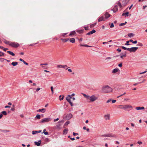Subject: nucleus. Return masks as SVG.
Instances as JSON below:
<instances>
[{
  "label": "nucleus",
  "instance_id": "1",
  "mask_svg": "<svg viewBox=\"0 0 147 147\" xmlns=\"http://www.w3.org/2000/svg\"><path fill=\"white\" fill-rule=\"evenodd\" d=\"M102 92L108 93L112 91V89L108 85H106L102 87Z\"/></svg>",
  "mask_w": 147,
  "mask_h": 147
},
{
  "label": "nucleus",
  "instance_id": "2",
  "mask_svg": "<svg viewBox=\"0 0 147 147\" xmlns=\"http://www.w3.org/2000/svg\"><path fill=\"white\" fill-rule=\"evenodd\" d=\"M9 46L14 48H17L20 46V45L17 42H11L9 44Z\"/></svg>",
  "mask_w": 147,
  "mask_h": 147
},
{
  "label": "nucleus",
  "instance_id": "3",
  "mask_svg": "<svg viewBox=\"0 0 147 147\" xmlns=\"http://www.w3.org/2000/svg\"><path fill=\"white\" fill-rule=\"evenodd\" d=\"M51 119L50 118L48 117L46 118L42 119L41 121L40 122V123H45L47 122L51 121Z\"/></svg>",
  "mask_w": 147,
  "mask_h": 147
},
{
  "label": "nucleus",
  "instance_id": "4",
  "mask_svg": "<svg viewBox=\"0 0 147 147\" xmlns=\"http://www.w3.org/2000/svg\"><path fill=\"white\" fill-rule=\"evenodd\" d=\"M124 110L125 111H129L132 109V107L130 105H124Z\"/></svg>",
  "mask_w": 147,
  "mask_h": 147
},
{
  "label": "nucleus",
  "instance_id": "5",
  "mask_svg": "<svg viewBox=\"0 0 147 147\" xmlns=\"http://www.w3.org/2000/svg\"><path fill=\"white\" fill-rule=\"evenodd\" d=\"M138 49V48L137 47H132L131 48H129L128 51L130 52H135Z\"/></svg>",
  "mask_w": 147,
  "mask_h": 147
},
{
  "label": "nucleus",
  "instance_id": "6",
  "mask_svg": "<svg viewBox=\"0 0 147 147\" xmlns=\"http://www.w3.org/2000/svg\"><path fill=\"white\" fill-rule=\"evenodd\" d=\"M97 99V98L94 95H92L91 96H90L89 99L91 102H93Z\"/></svg>",
  "mask_w": 147,
  "mask_h": 147
},
{
  "label": "nucleus",
  "instance_id": "7",
  "mask_svg": "<svg viewBox=\"0 0 147 147\" xmlns=\"http://www.w3.org/2000/svg\"><path fill=\"white\" fill-rule=\"evenodd\" d=\"M132 42L133 44H136L137 42V40H135L134 41H133L131 39L127 41L126 42V43L125 44V45H129L130 44H129V42Z\"/></svg>",
  "mask_w": 147,
  "mask_h": 147
},
{
  "label": "nucleus",
  "instance_id": "8",
  "mask_svg": "<svg viewBox=\"0 0 147 147\" xmlns=\"http://www.w3.org/2000/svg\"><path fill=\"white\" fill-rule=\"evenodd\" d=\"M112 11H113V12L114 13L116 12L118 10V7L117 5H115L113 9L111 10Z\"/></svg>",
  "mask_w": 147,
  "mask_h": 147
},
{
  "label": "nucleus",
  "instance_id": "9",
  "mask_svg": "<svg viewBox=\"0 0 147 147\" xmlns=\"http://www.w3.org/2000/svg\"><path fill=\"white\" fill-rule=\"evenodd\" d=\"M104 118L105 120H109L110 119V115L109 114L105 115L104 116Z\"/></svg>",
  "mask_w": 147,
  "mask_h": 147
},
{
  "label": "nucleus",
  "instance_id": "10",
  "mask_svg": "<svg viewBox=\"0 0 147 147\" xmlns=\"http://www.w3.org/2000/svg\"><path fill=\"white\" fill-rule=\"evenodd\" d=\"M96 30H94L93 29L91 31H90L88 33H87L86 34V35H90L91 34H92L96 32Z\"/></svg>",
  "mask_w": 147,
  "mask_h": 147
},
{
  "label": "nucleus",
  "instance_id": "11",
  "mask_svg": "<svg viewBox=\"0 0 147 147\" xmlns=\"http://www.w3.org/2000/svg\"><path fill=\"white\" fill-rule=\"evenodd\" d=\"M129 0H123L122 1V5L124 6H125L129 2Z\"/></svg>",
  "mask_w": 147,
  "mask_h": 147
},
{
  "label": "nucleus",
  "instance_id": "12",
  "mask_svg": "<svg viewBox=\"0 0 147 147\" xmlns=\"http://www.w3.org/2000/svg\"><path fill=\"white\" fill-rule=\"evenodd\" d=\"M46 111V109L45 108H43L42 109H38V110L36 111L37 112H42V113H44Z\"/></svg>",
  "mask_w": 147,
  "mask_h": 147
},
{
  "label": "nucleus",
  "instance_id": "13",
  "mask_svg": "<svg viewBox=\"0 0 147 147\" xmlns=\"http://www.w3.org/2000/svg\"><path fill=\"white\" fill-rule=\"evenodd\" d=\"M72 117V115L71 113L68 114L67 115L66 117L68 119H70Z\"/></svg>",
  "mask_w": 147,
  "mask_h": 147
},
{
  "label": "nucleus",
  "instance_id": "14",
  "mask_svg": "<svg viewBox=\"0 0 147 147\" xmlns=\"http://www.w3.org/2000/svg\"><path fill=\"white\" fill-rule=\"evenodd\" d=\"M71 97L69 95V96H67L66 97V99L67 100V102L70 103L71 102Z\"/></svg>",
  "mask_w": 147,
  "mask_h": 147
},
{
  "label": "nucleus",
  "instance_id": "15",
  "mask_svg": "<svg viewBox=\"0 0 147 147\" xmlns=\"http://www.w3.org/2000/svg\"><path fill=\"white\" fill-rule=\"evenodd\" d=\"M136 109L138 110H143L144 109V107H138L136 108Z\"/></svg>",
  "mask_w": 147,
  "mask_h": 147
},
{
  "label": "nucleus",
  "instance_id": "16",
  "mask_svg": "<svg viewBox=\"0 0 147 147\" xmlns=\"http://www.w3.org/2000/svg\"><path fill=\"white\" fill-rule=\"evenodd\" d=\"M3 41L5 44L9 45L11 42L10 41H7L5 39H3Z\"/></svg>",
  "mask_w": 147,
  "mask_h": 147
},
{
  "label": "nucleus",
  "instance_id": "17",
  "mask_svg": "<svg viewBox=\"0 0 147 147\" xmlns=\"http://www.w3.org/2000/svg\"><path fill=\"white\" fill-rule=\"evenodd\" d=\"M41 142V141L40 140L38 142H36V141L35 142H34V143L36 145H37V146H38L40 145Z\"/></svg>",
  "mask_w": 147,
  "mask_h": 147
},
{
  "label": "nucleus",
  "instance_id": "18",
  "mask_svg": "<svg viewBox=\"0 0 147 147\" xmlns=\"http://www.w3.org/2000/svg\"><path fill=\"white\" fill-rule=\"evenodd\" d=\"M41 132V130H40L38 131H33L32 132V134L33 135H34L36 134L40 133Z\"/></svg>",
  "mask_w": 147,
  "mask_h": 147
},
{
  "label": "nucleus",
  "instance_id": "19",
  "mask_svg": "<svg viewBox=\"0 0 147 147\" xmlns=\"http://www.w3.org/2000/svg\"><path fill=\"white\" fill-rule=\"evenodd\" d=\"M76 34V32L74 30L71 32L69 35V36H73L75 35Z\"/></svg>",
  "mask_w": 147,
  "mask_h": 147
},
{
  "label": "nucleus",
  "instance_id": "20",
  "mask_svg": "<svg viewBox=\"0 0 147 147\" xmlns=\"http://www.w3.org/2000/svg\"><path fill=\"white\" fill-rule=\"evenodd\" d=\"M68 129L67 128L64 129L63 131V134H66L67 133Z\"/></svg>",
  "mask_w": 147,
  "mask_h": 147
},
{
  "label": "nucleus",
  "instance_id": "21",
  "mask_svg": "<svg viewBox=\"0 0 147 147\" xmlns=\"http://www.w3.org/2000/svg\"><path fill=\"white\" fill-rule=\"evenodd\" d=\"M69 40V41L72 43H74L75 42V39L74 38H71Z\"/></svg>",
  "mask_w": 147,
  "mask_h": 147
},
{
  "label": "nucleus",
  "instance_id": "22",
  "mask_svg": "<svg viewBox=\"0 0 147 147\" xmlns=\"http://www.w3.org/2000/svg\"><path fill=\"white\" fill-rule=\"evenodd\" d=\"M105 18H108L111 16L110 15V14H109L108 12H106L105 13Z\"/></svg>",
  "mask_w": 147,
  "mask_h": 147
},
{
  "label": "nucleus",
  "instance_id": "23",
  "mask_svg": "<svg viewBox=\"0 0 147 147\" xmlns=\"http://www.w3.org/2000/svg\"><path fill=\"white\" fill-rule=\"evenodd\" d=\"M66 67H67V65H58L57 66V68L62 67L63 68H65Z\"/></svg>",
  "mask_w": 147,
  "mask_h": 147
},
{
  "label": "nucleus",
  "instance_id": "24",
  "mask_svg": "<svg viewBox=\"0 0 147 147\" xmlns=\"http://www.w3.org/2000/svg\"><path fill=\"white\" fill-rule=\"evenodd\" d=\"M7 52L10 55L13 56H14L15 55V54L13 53V52L10 51H7Z\"/></svg>",
  "mask_w": 147,
  "mask_h": 147
},
{
  "label": "nucleus",
  "instance_id": "25",
  "mask_svg": "<svg viewBox=\"0 0 147 147\" xmlns=\"http://www.w3.org/2000/svg\"><path fill=\"white\" fill-rule=\"evenodd\" d=\"M19 60L20 61L23 62V63L27 65H28V63H26V61H25L24 60H23L22 59H21V58Z\"/></svg>",
  "mask_w": 147,
  "mask_h": 147
},
{
  "label": "nucleus",
  "instance_id": "26",
  "mask_svg": "<svg viewBox=\"0 0 147 147\" xmlns=\"http://www.w3.org/2000/svg\"><path fill=\"white\" fill-rule=\"evenodd\" d=\"M61 40L63 42H66L67 41H68L69 40V38H67V39H64V38H61Z\"/></svg>",
  "mask_w": 147,
  "mask_h": 147
},
{
  "label": "nucleus",
  "instance_id": "27",
  "mask_svg": "<svg viewBox=\"0 0 147 147\" xmlns=\"http://www.w3.org/2000/svg\"><path fill=\"white\" fill-rule=\"evenodd\" d=\"M67 33H64L61 34H60V37H65V35L67 34Z\"/></svg>",
  "mask_w": 147,
  "mask_h": 147
},
{
  "label": "nucleus",
  "instance_id": "28",
  "mask_svg": "<svg viewBox=\"0 0 147 147\" xmlns=\"http://www.w3.org/2000/svg\"><path fill=\"white\" fill-rule=\"evenodd\" d=\"M18 64V62H13L11 63V64L13 66H15L16 65Z\"/></svg>",
  "mask_w": 147,
  "mask_h": 147
},
{
  "label": "nucleus",
  "instance_id": "29",
  "mask_svg": "<svg viewBox=\"0 0 147 147\" xmlns=\"http://www.w3.org/2000/svg\"><path fill=\"white\" fill-rule=\"evenodd\" d=\"M102 137H112V136L111 134H107V135H102Z\"/></svg>",
  "mask_w": 147,
  "mask_h": 147
},
{
  "label": "nucleus",
  "instance_id": "30",
  "mask_svg": "<svg viewBox=\"0 0 147 147\" xmlns=\"http://www.w3.org/2000/svg\"><path fill=\"white\" fill-rule=\"evenodd\" d=\"M84 31V30L83 29L81 30H77L76 31L78 33H79V34H81V33H83Z\"/></svg>",
  "mask_w": 147,
  "mask_h": 147
},
{
  "label": "nucleus",
  "instance_id": "31",
  "mask_svg": "<svg viewBox=\"0 0 147 147\" xmlns=\"http://www.w3.org/2000/svg\"><path fill=\"white\" fill-rule=\"evenodd\" d=\"M119 70L118 68H115L114 69L113 71H112V73H115L117 72L118 70Z\"/></svg>",
  "mask_w": 147,
  "mask_h": 147
},
{
  "label": "nucleus",
  "instance_id": "32",
  "mask_svg": "<svg viewBox=\"0 0 147 147\" xmlns=\"http://www.w3.org/2000/svg\"><path fill=\"white\" fill-rule=\"evenodd\" d=\"M96 24V23H95L94 24H90V27L91 28H93Z\"/></svg>",
  "mask_w": 147,
  "mask_h": 147
},
{
  "label": "nucleus",
  "instance_id": "33",
  "mask_svg": "<svg viewBox=\"0 0 147 147\" xmlns=\"http://www.w3.org/2000/svg\"><path fill=\"white\" fill-rule=\"evenodd\" d=\"M69 123H70V122L69 121H67V122H66L65 123V124H64V125L63 126V127L64 128H65V126L67 125Z\"/></svg>",
  "mask_w": 147,
  "mask_h": 147
},
{
  "label": "nucleus",
  "instance_id": "34",
  "mask_svg": "<svg viewBox=\"0 0 147 147\" xmlns=\"http://www.w3.org/2000/svg\"><path fill=\"white\" fill-rule=\"evenodd\" d=\"M134 36V34L133 33H129L128 34V36L130 37L133 36Z\"/></svg>",
  "mask_w": 147,
  "mask_h": 147
},
{
  "label": "nucleus",
  "instance_id": "35",
  "mask_svg": "<svg viewBox=\"0 0 147 147\" xmlns=\"http://www.w3.org/2000/svg\"><path fill=\"white\" fill-rule=\"evenodd\" d=\"M128 14H129V12H126L125 13H123L122 14V16H124L125 15L127 16H128Z\"/></svg>",
  "mask_w": 147,
  "mask_h": 147
},
{
  "label": "nucleus",
  "instance_id": "36",
  "mask_svg": "<svg viewBox=\"0 0 147 147\" xmlns=\"http://www.w3.org/2000/svg\"><path fill=\"white\" fill-rule=\"evenodd\" d=\"M84 96L87 99H89L90 97V96L87 95L85 94H83Z\"/></svg>",
  "mask_w": 147,
  "mask_h": 147
},
{
  "label": "nucleus",
  "instance_id": "37",
  "mask_svg": "<svg viewBox=\"0 0 147 147\" xmlns=\"http://www.w3.org/2000/svg\"><path fill=\"white\" fill-rule=\"evenodd\" d=\"M118 107L120 109H124V105H120Z\"/></svg>",
  "mask_w": 147,
  "mask_h": 147
},
{
  "label": "nucleus",
  "instance_id": "38",
  "mask_svg": "<svg viewBox=\"0 0 147 147\" xmlns=\"http://www.w3.org/2000/svg\"><path fill=\"white\" fill-rule=\"evenodd\" d=\"M123 53H121L120 54L121 56L120 57V58L122 59L123 57H125L126 56L125 54H124V55H122Z\"/></svg>",
  "mask_w": 147,
  "mask_h": 147
},
{
  "label": "nucleus",
  "instance_id": "39",
  "mask_svg": "<svg viewBox=\"0 0 147 147\" xmlns=\"http://www.w3.org/2000/svg\"><path fill=\"white\" fill-rule=\"evenodd\" d=\"M137 46L140 47H142L143 46V45L142 43L141 42H138V43L137 45Z\"/></svg>",
  "mask_w": 147,
  "mask_h": 147
},
{
  "label": "nucleus",
  "instance_id": "40",
  "mask_svg": "<svg viewBox=\"0 0 147 147\" xmlns=\"http://www.w3.org/2000/svg\"><path fill=\"white\" fill-rule=\"evenodd\" d=\"M117 4L120 7V8H121L122 7V5L118 1V3H117Z\"/></svg>",
  "mask_w": 147,
  "mask_h": 147
},
{
  "label": "nucleus",
  "instance_id": "41",
  "mask_svg": "<svg viewBox=\"0 0 147 147\" xmlns=\"http://www.w3.org/2000/svg\"><path fill=\"white\" fill-rule=\"evenodd\" d=\"M1 113L2 115L3 114L4 115H7V113L5 111H3Z\"/></svg>",
  "mask_w": 147,
  "mask_h": 147
},
{
  "label": "nucleus",
  "instance_id": "42",
  "mask_svg": "<svg viewBox=\"0 0 147 147\" xmlns=\"http://www.w3.org/2000/svg\"><path fill=\"white\" fill-rule=\"evenodd\" d=\"M121 47L122 48V49L125 50H127L128 51V49H129V48L125 47H124V46H122Z\"/></svg>",
  "mask_w": 147,
  "mask_h": 147
},
{
  "label": "nucleus",
  "instance_id": "43",
  "mask_svg": "<svg viewBox=\"0 0 147 147\" xmlns=\"http://www.w3.org/2000/svg\"><path fill=\"white\" fill-rule=\"evenodd\" d=\"M35 118H37V119H40V115H39V114H38V115H37L36 117H35Z\"/></svg>",
  "mask_w": 147,
  "mask_h": 147
},
{
  "label": "nucleus",
  "instance_id": "44",
  "mask_svg": "<svg viewBox=\"0 0 147 147\" xmlns=\"http://www.w3.org/2000/svg\"><path fill=\"white\" fill-rule=\"evenodd\" d=\"M4 55V53L0 51V56L2 57Z\"/></svg>",
  "mask_w": 147,
  "mask_h": 147
},
{
  "label": "nucleus",
  "instance_id": "45",
  "mask_svg": "<svg viewBox=\"0 0 147 147\" xmlns=\"http://www.w3.org/2000/svg\"><path fill=\"white\" fill-rule=\"evenodd\" d=\"M51 90L52 92V94H53L54 93V91L53 90V86H52L51 87Z\"/></svg>",
  "mask_w": 147,
  "mask_h": 147
},
{
  "label": "nucleus",
  "instance_id": "46",
  "mask_svg": "<svg viewBox=\"0 0 147 147\" xmlns=\"http://www.w3.org/2000/svg\"><path fill=\"white\" fill-rule=\"evenodd\" d=\"M84 28H85V30H88L89 29V27L88 26H86L84 27Z\"/></svg>",
  "mask_w": 147,
  "mask_h": 147
},
{
  "label": "nucleus",
  "instance_id": "47",
  "mask_svg": "<svg viewBox=\"0 0 147 147\" xmlns=\"http://www.w3.org/2000/svg\"><path fill=\"white\" fill-rule=\"evenodd\" d=\"M43 133L45 135H48L49 134V133L47 131L43 132Z\"/></svg>",
  "mask_w": 147,
  "mask_h": 147
},
{
  "label": "nucleus",
  "instance_id": "48",
  "mask_svg": "<svg viewBox=\"0 0 147 147\" xmlns=\"http://www.w3.org/2000/svg\"><path fill=\"white\" fill-rule=\"evenodd\" d=\"M4 60H6V59H3L2 58H0V60L2 61L3 62L4 61Z\"/></svg>",
  "mask_w": 147,
  "mask_h": 147
},
{
  "label": "nucleus",
  "instance_id": "49",
  "mask_svg": "<svg viewBox=\"0 0 147 147\" xmlns=\"http://www.w3.org/2000/svg\"><path fill=\"white\" fill-rule=\"evenodd\" d=\"M117 51H118L119 53L121 51V50L120 49L118 48L117 49Z\"/></svg>",
  "mask_w": 147,
  "mask_h": 147
},
{
  "label": "nucleus",
  "instance_id": "50",
  "mask_svg": "<svg viewBox=\"0 0 147 147\" xmlns=\"http://www.w3.org/2000/svg\"><path fill=\"white\" fill-rule=\"evenodd\" d=\"M114 27V24H113V23H111V24L110 26V28H113Z\"/></svg>",
  "mask_w": 147,
  "mask_h": 147
},
{
  "label": "nucleus",
  "instance_id": "51",
  "mask_svg": "<svg viewBox=\"0 0 147 147\" xmlns=\"http://www.w3.org/2000/svg\"><path fill=\"white\" fill-rule=\"evenodd\" d=\"M112 100V99L110 98L107 101V103H109L111 102Z\"/></svg>",
  "mask_w": 147,
  "mask_h": 147
},
{
  "label": "nucleus",
  "instance_id": "52",
  "mask_svg": "<svg viewBox=\"0 0 147 147\" xmlns=\"http://www.w3.org/2000/svg\"><path fill=\"white\" fill-rule=\"evenodd\" d=\"M146 80L145 79H144L142 81V82H139V83H140V84H141V83H143Z\"/></svg>",
  "mask_w": 147,
  "mask_h": 147
},
{
  "label": "nucleus",
  "instance_id": "53",
  "mask_svg": "<svg viewBox=\"0 0 147 147\" xmlns=\"http://www.w3.org/2000/svg\"><path fill=\"white\" fill-rule=\"evenodd\" d=\"M124 25H125L124 23H121L120 24H119V26H124Z\"/></svg>",
  "mask_w": 147,
  "mask_h": 147
},
{
  "label": "nucleus",
  "instance_id": "54",
  "mask_svg": "<svg viewBox=\"0 0 147 147\" xmlns=\"http://www.w3.org/2000/svg\"><path fill=\"white\" fill-rule=\"evenodd\" d=\"M112 102L113 103H115V102H116V100H112Z\"/></svg>",
  "mask_w": 147,
  "mask_h": 147
},
{
  "label": "nucleus",
  "instance_id": "55",
  "mask_svg": "<svg viewBox=\"0 0 147 147\" xmlns=\"http://www.w3.org/2000/svg\"><path fill=\"white\" fill-rule=\"evenodd\" d=\"M118 66L119 67H121L122 66V63H121L118 65Z\"/></svg>",
  "mask_w": 147,
  "mask_h": 147
},
{
  "label": "nucleus",
  "instance_id": "56",
  "mask_svg": "<svg viewBox=\"0 0 147 147\" xmlns=\"http://www.w3.org/2000/svg\"><path fill=\"white\" fill-rule=\"evenodd\" d=\"M64 97V96H63L61 98H59V100H63V99Z\"/></svg>",
  "mask_w": 147,
  "mask_h": 147
},
{
  "label": "nucleus",
  "instance_id": "57",
  "mask_svg": "<svg viewBox=\"0 0 147 147\" xmlns=\"http://www.w3.org/2000/svg\"><path fill=\"white\" fill-rule=\"evenodd\" d=\"M15 110V109L14 108L11 107V111H14Z\"/></svg>",
  "mask_w": 147,
  "mask_h": 147
},
{
  "label": "nucleus",
  "instance_id": "58",
  "mask_svg": "<svg viewBox=\"0 0 147 147\" xmlns=\"http://www.w3.org/2000/svg\"><path fill=\"white\" fill-rule=\"evenodd\" d=\"M73 135L74 136H75L76 135H78V133H75V132H73Z\"/></svg>",
  "mask_w": 147,
  "mask_h": 147
},
{
  "label": "nucleus",
  "instance_id": "59",
  "mask_svg": "<svg viewBox=\"0 0 147 147\" xmlns=\"http://www.w3.org/2000/svg\"><path fill=\"white\" fill-rule=\"evenodd\" d=\"M123 53L122 55H124V54H125L126 55V51H123V53Z\"/></svg>",
  "mask_w": 147,
  "mask_h": 147
},
{
  "label": "nucleus",
  "instance_id": "60",
  "mask_svg": "<svg viewBox=\"0 0 147 147\" xmlns=\"http://www.w3.org/2000/svg\"><path fill=\"white\" fill-rule=\"evenodd\" d=\"M45 140L47 142H49L50 141V140H49V139L48 138H47L45 139Z\"/></svg>",
  "mask_w": 147,
  "mask_h": 147
},
{
  "label": "nucleus",
  "instance_id": "61",
  "mask_svg": "<svg viewBox=\"0 0 147 147\" xmlns=\"http://www.w3.org/2000/svg\"><path fill=\"white\" fill-rule=\"evenodd\" d=\"M5 108H10V106H8V105H7V106H5Z\"/></svg>",
  "mask_w": 147,
  "mask_h": 147
},
{
  "label": "nucleus",
  "instance_id": "62",
  "mask_svg": "<svg viewBox=\"0 0 147 147\" xmlns=\"http://www.w3.org/2000/svg\"><path fill=\"white\" fill-rule=\"evenodd\" d=\"M140 84V83H139V82H138L137 83H136L135 84H133V85L134 86H136L137 85H138V84Z\"/></svg>",
  "mask_w": 147,
  "mask_h": 147
},
{
  "label": "nucleus",
  "instance_id": "63",
  "mask_svg": "<svg viewBox=\"0 0 147 147\" xmlns=\"http://www.w3.org/2000/svg\"><path fill=\"white\" fill-rule=\"evenodd\" d=\"M146 71L143 72H140V74H144L145 73H146Z\"/></svg>",
  "mask_w": 147,
  "mask_h": 147
},
{
  "label": "nucleus",
  "instance_id": "64",
  "mask_svg": "<svg viewBox=\"0 0 147 147\" xmlns=\"http://www.w3.org/2000/svg\"><path fill=\"white\" fill-rule=\"evenodd\" d=\"M59 119L58 118H57L56 119H55L54 120V122H55L56 121H58L59 120Z\"/></svg>",
  "mask_w": 147,
  "mask_h": 147
}]
</instances>
